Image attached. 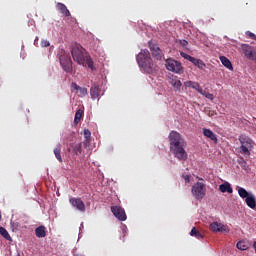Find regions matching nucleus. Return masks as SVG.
Returning a JSON list of instances; mask_svg holds the SVG:
<instances>
[{"label":"nucleus","instance_id":"obj_1","mask_svg":"<svg viewBox=\"0 0 256 256\" xmlns=\"http://www.w3.org/2000/svg\"><path fill=\"white\" fill-rule=\"evenodd\" d=\"M170 151L178 161H187L189 155L185 151L187 142L177 131H171L169 136Z\"/></svg>","mask_w":256,"mask_h":256},{"label":"nucleus","instance_id":"obj_2","mask_svg":"<svg viewBox=\"0 0 256 256\" xmlns=\"http://www.w3.org/2000/svg\"><path fill=\"white\" fill-rule=\"evenodd\" d=\"M71 55L73 61L78 65H82L83 67H88L91 71H95V66L93 65V59L91 56L85 52L81 45L75 44L72 46Z\"/></svg>","mask_w":256,"mask_h":256},{"label":"nucleus","instance_id":"obj_3","mask_svg":"<svg viewBox=\"0 0 256 256\" xmlns=\"http://www.w3.org/2000/svg\"><path fill=\"white\" fill-rule=\"evenodd\" d=\"M136 61L142 69L146 73H149L150 75H153L156 71H158L159 66L155 62H153V59L151 58V53L149 50L144 49L141 50L140 53L136 57Z\"/></svg>","mask_w":256,"mask_h":256},{"label":"nucleus","instance_id":"obj_4","mask_svg":"<svg viewBox=\"0 0 256 256\" xmlns=\"http://www.w3.org/2000/svg\"><path fill=\"white\" fill-rule=\"evenodd\" d=\"M59 61L62 69H64L66 73H71L73 71V61L67 52L63 50L60 52Z\"/></svg>","mask_w":256,"mask_h":256},{"label":"nucleus","instance_id":"obj_5","mask_svg":"<svg viewBox=\"0 0 256 256\" xmlns=\"http://www.w3.org/2000/svg\"><path fill=\"white\" fill-rule=\"evenodd\" d=\"M239 141L241 143L240 153L247 156L251 155L250 150L253 149V140H251V138H249L248 136L242 134L239 136Z\"/></svg>","mask_w":256,"mask_h":256},{"label":"nucleus","instance_id":"obj_6","mask_svg":"<svg viewBox=\"0 0 256 256\" xmlns=\"http://www.w3.org/2000/svg\"><path fill=\"white\" fill-rule=\"evenodd\" d=\"M192 195L197 199V201H201L205 198V195H207V188L205 186V183L202 182H196L192 186Z\"/></svg>","mask_w":256,"mask_h":256},{"label":"nucleus","instance_id":"obj_7","mask_svg":"<svg viewBox=\"0 0 256 256\" xmlns=\"http://www.w3.org/2000/svg\"><path fill=\"white\" fill-rule=\"evenodd\" d=\"M242 53L249 61H255L256 63V51L255 48L249 44H242L241 45Z\"/></svg>","mask_w":256,"mask_h":256},{"label":"nucleus","instance_id":"obj_8","mask_svg":"<svg viewBox=\"0 0 256 256\" xmlns=\"http://www.w3.org/2000/svg\"><path fill=\"white\" fill-rule=\"evenodd\" d=\"M166 69L172 71V73H181L183 71V66L179 61L173 59L166 60Z\"/></svg>","mask_w":256,"mask_h":256},{"label":"nucleus","instance_id":"obj_9","mask_svg":"<svg viewBox=\"0 0 256 256\" xmlns=\"http://www.w3.org/2000/svg\"><path fill=\"white\" fill-rule=\"evenodd\" d=\"M111 212L119 221H127V214H125V209L121 206H112Z\"/></svg>","mask_w":256,"mask_h":256},{"label":"nucleus","instance_id":"obj_10","mask_svg":"<svg viewBox=\"0 0 256 256\" xmlns=\"http://www.w3.org/2000/svg\"><path fill=\"white\" fill-rule=\"evenodd\" d=\"M210 231L214 233H229V227L219 222H213L209 226Z\"/></svg>","mask_w":256,"mask_h":256},{"label":"nucleus","instance_id":"obj_11","mask_svg":"<svg viewBox=\"0 0 256 256\" xmlns=\"http://www.w3.org/2000/svg\"><path fill=\"white\" fill-rule=\"evenodd\" d=\"M148 45L153 57H155L157 61H161L163 59V52L161 51V48H159L157 44H153L152 41H150Z\"/></svg>","mask_w":256,"mask_h":256},{"label":"nucleus","instance_id":"obj_12","mask_svg":"<svg viewBox=\"0 0 256 256\" xmlns=\"http://www.w3.org/2000/svg\"><path fill=\"white\" fill-rule=\"evenodd\" d=\"M69 203L70 205H72L74 209H77V211H81L82 213H85V202H83L81 198L72 197L69 199Z\"/></svg>","mask_w":256,"mask_h":256},{"label":"nucleus","instance_id":"obj_13","mask_svg":"<svg viewBox=\"0 0 256 256\" xmlns=\"http://www.w3.org/2000/svg\"><path fill=\"white\" fill-rule=\"evenodd\" d=\"M169 84L174 87L175 91H181V87L183 86V83H181V80L177 76H171L169 77Z\"/></svg>","mask_w":256,"mask_h":256},{"label":"nucleus","instance_id":"obj_14","mask_svg":"<svg viewBox=\"0 0 256 256\" xmlns=\"http://www.w3.org/2000/svg\"><path fill=\"white\" fill-rule=\"evenodd\" d=\"M203 135L204 137H207V139H210L214 143H217V135H215L214 132L211 131V129L204 128Z\"/></svg>","mask_w":256,"mask_h":256},{"label":"nucleus","instance_id":"obj_15","mask_svg":"<svg viewBox=\"0 0 256 256\" xmlns=\"http://www.w3.org/2000/svg\"><path fill=\"white\" fill-rule=\"evenodd\" d=\"M56 8L58 9V11H60V13H62V15H64V17H70L71 16V12H69V9H67V6H65V4L58 3L56 5Z\"/></svg>","mask_w":256,"mask_h":256},{"label":"nucleus","instance_id":"obj_16","mask_svg":"<svg viewBox=\"0 0 256 256\" xmlns=\"http://www.w3.org/2000/svg\"><path fill=\"white\" fill-rule=\"evenodd\" d=\"M90 95L92 99H99V95H101V88H99V86H92L90 89Z\"/></svg>","mask_w":256,"mask_h":256},{"label":"nucleus","instance_id":"obj_17","mask_svg":"<svg viewBox=\"0 0 256 256\" xmlns=\"http://www.w3.org/2000/svg\"><path fill=\"white\" fill-rule=\"evenodd\" d=\"M221 193H233V188L229 182H225L219 186Z\"/></svg>","mask_w":256,"mask_h":256},{"label":"nucleus","instance_id":"obj_18","mask_svg":"<svg viewBox=\"0 0 256 256\" xmlns=\"http://www.w3.org/2000/svg\"><path fill=\"white\" fill-rule=\"evenodd\" d=\"M245 203L250 209H255L256 207L255 195L250 194L249 197L245 199Z\"/></svg>","mask_w":256,"mask_h":256},{"label":"nucleus","instance_id":"obj_19","mask_svg":"<svg viewBox=\"0 0 256 256\" xmlns=\"http://www.w3.org/2000/svg\"><path fill=\"white\" fill-rule=\"evenodd\" d=\"M220 61L226 69H229V71H233V64H231V60L225 56H220Z\"/></svg>","mask_w":256,"mask_h":256},{"label":"nucleus","instance_id":"obj_20","mask_svg":"<svg viewBox=\"0 0 256 256\" xmlns=\"http://www.w3.org/2000/svg\"><path fill=\"white\" fill-rule=\"evenodd\" d=\"M184 85H185L186 87L191 88V89H195L196 91H198V93H199V91H201V89H202L201 85H199L198 82L186 81V82H184Z\"/></svg>","mask_w":256,"mask_h":256},{"label":"nucleus","instance_id":"obj_21","mask_svg":"<svg viewBox=\"0 0 256 256\" xmlns=\"http://www.w3.org/2000/svg\"><path fill=\"white\" fill-rule=\"evenodd\" d=\"M237 191H238V195L239 197H241V199H247V197H249L250 195H253V193H249L245 190V188L237 186Z\"/></svg>","mask_w":256,"mask_h":256},{"label":"nucleus","instance_id":"obj_22","mask_svg":"<svg viewBox=\"0 0 256 256\" xmlns=\"http://www.w3.org/2000/svg\"><path fill=\"white\" fill-rule=\"evenodd\" d=\"M36 237L43 238L47 237V232L45 231V226H39L35 229Z\"/></svg>","mask_w":256,"mask_h":256},{"label":"nucleus","instance_id":"obj_23","mask_svg":"<svg viewBox=\"0 0 256 256\" xmlns=\"http://www.w3.org/2000/svg\"><path fill=\"white\" fill-rule=\"evenodd\" d=\"M191 63L195 65V67H198V69H205V67H207L205 62H203L201 59L193 58Z\"/></svg>","mask_w":256,"mask_h":256},{"label":"nucleus","instance_id":"obj_24","mask_svg":"<svg viewBox=\"0 0 256 256\" xmlns=\"http://www.w3.org/2000/svg\"><path fill=\"white\" fill-rule=\"evenodd\" d=\"M84 111L83 109H78L75 113V117H74V125H78V123L81 121V118L84 115Z\"/></svg>","mask_w":256,"mask_h":256},{"label":"nucleus","instance_id":"obj_25","mask_svg":"<svg viewBox=\"0 0 256 256\" xmlns=\"http://www.w3.org/2000/svg\"><path fill=\"white\" fill-rule=\"evenodd\" d=\"M54 155L59 163L63 162V158L61 157V144H58L57 147L54 149Z\"/></svg>","mask_w":256,"mask_h":256},{"label":"nucleus","instance_id":"obj_26","mask_svg":"<svg viewBox=\"0 0 256 256\" xmlns=\"http://www.w3.org/2000/svg\"><path fill=\"white\" fill-rule=\"evenodd\" d=\"M0 235H2V237H4L6 241H12L11 235L9 234L7 229H5V227L3 226H0Z\"/></svg>","mask_w":256,"mask_h":256},{"label":"nucleus","instance_id":"obj_27","mask_svg":"<svg viewBox=\"0 0 256 256\" xmlns=\"http://www.w3.org/2000/svg\"><path fill=\"white\" fill-rule=\"evenodd\" d=\"M237 249H239L240 251H247V249H249V244H247V242L241 240L236 244Z\"/></svg>","mask_w":256,"mask_h":256},{"label":"nucleus","instance_id":"obj_28","mask_svg":"<svg viewBox=\"0 0 256 256\" xmlns=\"http://www.w3.org/2000/svg\"><path fill=\"white\" fill-rule=\"evenodd\" d=\"M199 93L200 95H203V97H206V99H209L210 101H213V99H215V96H213V94L203 90V88L200 89Z\"/></svg>","mask_w":256,"mask_h":256},{"label":"nucleus","instance_id":"obj_29","mask_svg":"<svg viewBox=\"0 0 256 256\" xmlns=\"http://www.w3.org/2000/svg\"><path fill=\"white\" fill-rule=\"evenodd\" d=\"M84 137H85L84 145L85 147H87V145H89V140L91 139V131H89V129L84 130Z\"/></svg>","mask_w":256,"mask_h":256},{"label":"nucleus","instance_id":"obj_30","mask_svg":"<svg viewBox=\"0 0 256 256\" xmlns=\"http://www.w3.org/2000/svg\"><path fill=\"white\" fill-rule=\"evenodd\" d=\"M73 151H74L75 155H81L82 144L81 143L75 144L73 146Z\"/></svg>","mask_w":256,"mask_h":256},{"label":"nucleus","instance_id":"obj_31","mask_svg":"<svg viewBox=\"0 0 256 256\" xmlns=\"http://www.w3.org/2000/svg\"><path fill=\"white\" fill-rule=\"evenodd\" d=\"M180 55H181V57H183V59H186L187 61H190V63L195 58V57H192L191 55H189V54H187L185 52H181Z\"/></svg>","mask_w":256,"mask_h":256},{"label":"nucleus","instance_id":"obj_32","mask_svg":"<svg viewBox=\"0 0 256 256\" xmlns=\"http://www.w3.org/2000/svg\"><path fill=\"white\" fill-rule=\"evenodd\" d=\"M80 97H85L87 95V88L80 87L79 88Z\"/></svg>","mask_w":256,"mask_h":256},{"label":"nucleus","instance_id":"obj_33","mask_svg":"<svg viewBox=\"0 0 256 256\" xmlns=\"http://www.w3.org/2000/svg\"><path fill=\"white\" fill-rule=\"evenodd\" d=\"M182 177H183L185 183H190V181H191V175L183 174Z\"/></svg>","mask_w":256,"mask_h":256},{"label":"nucleus","instance_id":"obj_34","mask_svg":"<svg viewBox=\"0 0 256 256\" xmlns=\"http://www.w3.org/2000/svg\"><path fill=\"white\" fill-rule=\"evenodd\" d=\"M71 88L74 89L75 91H79L81 89V86L77 85V83L73 82L71 84Z\"/></svg>","mask_w":256,"mask_h":256},{"label":"nucleus","instance_id":"obj_35","mask_svg":"<svg viewBox=\"0 0 256 256\" xmlns=\"http://www.w3.org/2000/svg\"><path fill=\"white\" fill-rule=\"evenodd\" d=\"M49 45H51V43H49L48 40H42L41 41V47H49Z\"/></svg>","mask_w":256,"mask_h":256},{"label":"nucleus","instance_id":"obj_36","mask_svg":"<svg viewBox=\"0 0 256 256\" xmlns=\"http://www.w3.org/2000/svg\"><path fill=\"white\" fill-rule=\"evenodd\" d=\"M199 231L197 230V228L193 227L191 232H190V235L191 237H195L197 235Z\"/></svg>","mask_w":256,"mask_h":256},{"label":"nucleus","instance_id":"obj_37","mask_svg":"<svg viewBox=\"0 0 256 256\" xmlns=\"http://www.w3.org/2000/svg\"><path fill=\"white\" fill-rule=\"evenodd\" d=\"M246 35H247V37H249L250 39H255V34L253 33V32H251V31H247L246 32Z\"/></svg>","mask_w":256,"mask_h":256},{"label":"nucleus","instance_id":"obj_38","mask_svg":"<svg viewBox=\"0 0 256 256\" xmlns=\"http://www.w3.org/2000/svg\"><path fill=\"white\" fill-rule=\"evenodd\" d=\"M180 45L182 47H187V45H189V42H187V40H180Z\"/></svg>","mask_w":256,"mask_h":256},{"label":"nucleus","instance_id":"obj_39","mask_svg":"<svg viewBox=\"0 0 256 256\" xmlns=\"http://www.w3.org/2000/svg\"><path fill=\"white\" fill-rule=\"evenodd\" d=\"M197 239H203V235L201 233H199V231L197 232L196 236Z\"/></svg>","mask_w":256,"mask_h":256},{"label":"nucleus","instance_id":"obj_40","mask_svg":"<svg viewBox=\"0 0 256 256\" xmlns=\"http://www.w3.org/2000/svg\"><path fill=\"white\" fill-rule=\"evenodd\" d=\"M253 39H254V41H256V35L254 36V38H253Z\"/></svg>","mask_w":256,"mask_h":256}]
</instances>
